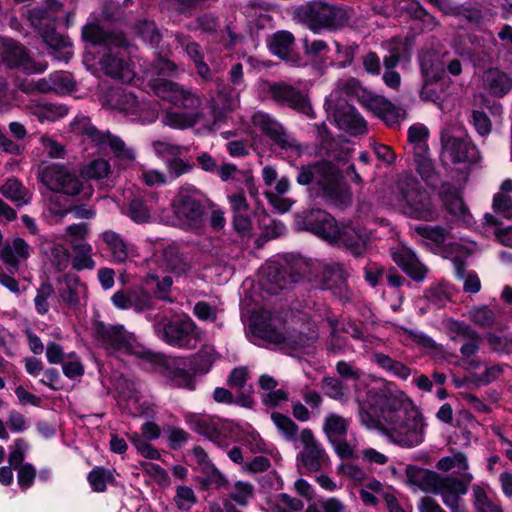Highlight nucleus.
<instances>
[{"instance_id":"46","label":"nucleus","mask_w":512,"mask_h":512,"mask_svg":"<svg viewBox=\"0 0 512 512\" xmlns=\"http://www.w3.org/2000/svg\"><path fill=\"white\" fill-rule=\"evenodd\" d=\"M164 261L167 269L177 275H183L190 271L191 264L177 246L170 245L164 249Z\"/></svg>"},{"instance_id":"1","label":"nucleus","mask_w":512,"mask_h":512,"mask_svg":"<svg viewBox=\"0 0 512 512\" xmlns=\"http://www.w3.org/2000/svg\"><path fill=\"white\" fill-rule=\"evenodd\" d=\"M336 371L342 379L354 382L358 418L364 427L381 431L402 447H415L424 441L423 415L405 393L385 396L380 389L369 388L363 371L350 362H337Z\"/></svg>"},{"instance_id":"19","label":"nucleus","mask_w":512,"mask_h":512,"mask_svg":"<svg viewBox=\"0 0 512 512\" xmlns=\"http://www.w3.org/2000/svg\"><path fill=\"white\" fill-rule=\"evenodd\" d=\"M251 122L256 129L266 135L280 149L291 155L298 156L301 154V144L271 115L262 111L255 112L251 117Z\"/></svg>"},{"instance_id":"36","label":"nucleus","mask_w":512,"mask_h":512,"mask_svg":"<svg viewBox=\"0 0 512 512\" xmlns=\"http://www.w3.org/2000/svg\"><path fill=\"white\" fill-rule=\"evenodd\" d=\"M100 238L105 243L113 262H125L135 254L134 246L126 242L119 233L113 230L104 231L100 234Z\"/></svg>"},{"instance_id":"34","label":"nucleus","mask_w":512,"mask_h":512,"mask_svg":"<svg viewBox=\"0 0 512 512\" xmlns=\"http://www.w3.org/2000/svg\"><path fill=\"white\" fill-rule=\"evenodd\" d=\"M366 109L383 120L388 126H394L405 119L406 111L397 107L382 96L374 95Z\"/></svg>"},{"instance_id":"33","label":"nucleus","mask_w":512,"mask_h":512,"mask_svg":"<svg viewBox=\"0 0 512 512\" xmlns=\"http://www.w3.org/2000/svg\"><path fill=\"white\" fill-rule=\"evenodd\" d=\"M229 82L232 86L229 92L224 86L219 87V96L221 97L223 108L233 110L239 105V93L244 89L243 67L242 64H234L229 71Z\"/></svg>"},{"instance_id":"40","label":"nucleus","mask_w":512,"mask_h":512,"mask_svg":"<svg viewBox=\"0 0 512 512\" xmlns=\"http://www.w3.org/2000/svg\"><path fill=\"white\" fill-rule=\"evenodd\" d=\"M82 37L86 42L92 45H105L109 48L112 45H121L124 43V37L120 34H109L97 24H87L82 29Z\"/></svg>"},{"instance_id":"39","label":"nucleus","mask_w":512,"mask_h":512,"mask_svg":"<svg viewBox=\"0 0 512 512\" xmlns=\"http://www.w3.org/2000/svg\"><path fill=\"white\" fill-rule=\"evenodd\" d=\"M59 296L69 306L75 308L82 295L86 291V286L75 274H65L59 281Z\"/></svg>"},{"instance_id":"62","label":"nucleus","mask_w":512,"mask_h":512,"mask_svg":"<svg viewBox=\"0 0 512 512\" xmlns=\"http://www.w3.org/2000/svg\"><path fill=\"white\" fill-rule=\"evenodd\" d=\"M185 51L187 55L194 61L198 74L207 79L210 74L208 65L203 61V52L199 44L190 42L186 44Z\"/></svg>"},{"instance_id":"61","label":"nucleus","mask_w":512,"mask_h":512,"mask_svg":"<svg viewBox=\"0 0 512 512\" xmlns=\"http://www.w3.org/2000/svg\"><path fill=\"white\" fill-rule=\"evenodd\" d=\"M253 495L254 487L251 483L246 481L235 482L232 491L229 493L230 499L240 506H246Z\"/></svg>"},{"instance_id":"63","label":"nucleus","mask_w":512,"mask_h":512,"mask_svg":"<svg viewBox=\"0 0 512 512\" xmlns=\"http://www.w3.org/2000/svg\"><path fill=\"white\" fill-rule=\"evenodd\" d=\"M112 480L113 475L107 469L95 468L88 474V481L95 492H104Z\"/></svg>"},{"instance_id":"38","label":"nucleus","mask_w":512,"mask_h":512,"mask_svg":"<svg viewBox=\"0 0 512 512\" xmlns=\"http://www.w3.org/2000/svg\"><path fill=\"white\" fill-rule=\"evenodd\" d=\"M440 197L447 212L457 221L469 223L470 214L459 191L450 185H443Z\"/></svg>"},{"instance_id":"58","label":"nucleus","mask_w":512,"mask_h":512,"mask_svg":"<svg viewBox=\"0 0 512 512\" xmlns=\"http://www.w3.org/2000/svg\"><path fill=\"white\" fill-rule=\"evenodd\" d=\"M110 164L107 160L99 158L91 161L81 168V175L87 179H101L108 175Z\"/></svg>"},{"instance_id":"16","label":"nucleus","mask_w":512,"mask_h":512,"mask_svg":"<svg viewBox=\"0 0 512 512\" xmlns=\"http://www.w3.org/2000/svg\"><path fill=\"white\" fill-rule=\"evenodd\" d=\"M306 269L307 264L301 258L294 260L289 273L286 267H280L276 263L267 264L261 270V287L270 294H276L291 283L298 282Z\"/></svg>"},{"instance_id":"50","label":"nucleus","mask_w":512,"mask_h":512,"mask_svg":"<svg viewBox=\"0 0 512 512\" xmlns=\"http://www.w3.org/2000/svg\"><path fill=\"white\" fill-rule=\"evenodd\" d=\"M72 211V207L64 202L60 195H53L49 198L44 217L51 224L60 223L63 218Z\"/></svg>"},{"instance_id":"20","label":"nucleus","mask_w":512,"mask_h":512,"mask_svg":"<svg viewBox=\"0 0 512 512\" xmlns=\"http://www.w3.org/2000/svg\"><path fill=\"white\" fill-rule=\"evenodd\" d=\"M105 53L99 64L103 72L114 79L131 82L135 77V72L127 56L126 40L121 45H112Z\"/></svg>"},{"instance_id":"47","label":"nucleus","mask_w":512,"mask_h":512,"mask_svg":"<svg viewBox=\"0 0 512 512\" xmlns=\"http://www.w3.org/2000/svg\"><path fill=\"white\" fill-rule=\"evenodd\" d=\"M71 248L73 251V258L71 264L74 270H91L95 267V261L92 258V246L87 242H73L71 241Z\"/></svg>"},{"instance_id":"30","label":"nucleus","mask_w":512,"mask_h":512,"mask_svg":"<svg viewBox=\"0 0 512 512\" xmlns=\"http://www.w3.org/2000/svg\"><path fill=\"white\" fill-rule=\"evenodd\" d=\"M192 367V360L185 358H175L167 362L165 367V376L171 385L189 390L195 389L194 377L187 371Z\"/></svg>"},{"instance_id":"23","label":"nucleus","mask_w":512,"mask_h":512,"mask_svg":"<svg viewBox=\"0 0 512 512\" xmlns=\"http://www.w3.org/2000/svg\"><path fill=\"white\" fill-rule=\"evenodd\" d=\"M269 91L272 98L278 103L284 104L309 117H313L311 104L304 91L284 82L271 85Z\"/></svg>"},{"instance_id":"10","label":"nucleus","mask_w":512,"mask_h":512,"mask_svg":"<svg viewBox=\"0 0 512 512\" xmlns=\"http://www.w3.org/2000/svg\"><path fill=\"white\" fill-rule=\"evenodd\" d=\"M71 129L75 134L83 136V141L93 143L100 150L110 147L115 157L124 165H129L135 160V152L132 148L127 147L119 137L109 132L98 131L88 117H76L71 123Z\"/></svg>"},{"instance_id":"56","label":"nucleus","mask_w":512,"mask_h":512,"mask_svg":"<svg viewBox=\"0 0 512 512\" xmlns=\"http://www.w3.org/2000/svg\"><path fill=\"white\" fill-rule=\"evenodd\" d=\"M468 317L475 325L483 328L491 327L496 319L494 311L486 305L471 308Z\"/></svg>"},{"instance_id":"43","label":"nucleus","mask_w":512,"mask_h":512,"mask_svg":"<svg viewBox=\"0 0 512 512\" xmlns=\"http://www.w3.org/2000/svg\"><path fill=\"white\" fill-rule=\"evenodd\" d=\"M38 30L41 32L44 42L54 51L62 53V59L68 61L73 54L70 39L63 34L57 33L54 26Z\"/></svg>"},{"instance_id":"64","label":"nucleus","mask_w":512,"mask_h":512,"mask_svg":"<svg viewBox=\"0 0 512 512\" xmlns=\"http://www.w3.org/2000/svg\"><path fill=\"white\" fill-rule=\"evenodd\" d=\"M39 142L50 158L63 159L65 157V146L57 141L55 137L44 134L39 138Z\"/></svg>"},{"instance_id":"53","label":"nucleus","mask_w":512,"mask_h":512,"mask_svg":"<svg viewBox=\"0 0 512 512\" xmlns=\"http://www.w3.org/2000/svg\"><path fill=\"white\" fill-rule=\"evenodd\" d=\"M321 388L331 399L345 403L349 399V389L339 379L326 377L322 380Z\"/></svg>"},{"instance_id":"32","label":"nucleus","mask_w":512,"mask_h":512,"mask_svg":"<svg viewBox=\"0 0 512 512\" xmlns=\"http://www.w3.org/2000/svg\"><path fill=\"white\" fill-rule=\"evenodd\" d=\"M113 305L122 310L134 309L144 311L151 308V297L142 289H131L117 291L111 297Z\"/></svg>"},{"instance_id":"17","label":"nucleus","mask_w":512,"mask_h":512,"mask_svg":"<svg viewBox=\"0 0 512 512\" xmlns=\"http://www.w3.org/2000/svg\"><path fill=\"white\" fill-rule=\"evenodd\" d=\"M304 23L313 32L323 28H337L347 20L346 12L333 4L314 2L302 9Z\"/></svg>"},{"instance_id":"6","label":"nucleus","mask_w":512,"mask_h":512,"mask_svg":"<svg viewBox=\"0 0 512 512\" xmlns=\"http://www.w3.org/2000/svg\"><path fill=\"white\" fill-rule=\"evenodd\" d=\"M297 182L300 185L316 184L326 197L339 205L350 202V194L342 180L339 167L328 161L302 167L298 173Z\"/></svg>"},{"instance_id":"25","label":"nucleus","mask_w":512,"mask_h":512,"mask_svg":"<svg viewBox=\"0 0 512 512\" xmlns=\"http://www.w3.org/2000/svg\"><path fill=\"white\" fill-rule=\"evenodd\" d=\"M329 118H332L340 129L352 135L363 134L367 130V123L355 107L349 104L335 105L334 108L325 107Z\"/></svg>"},{"instance_id":"60","label":"nucleus","mask_w":512,"mask_h":512,"mask_svg":"<svg viewBox=\"0 0 512 512\" xmlns=\"http://www.w3.org/2000/svg\"><path fill=\"white\" fill-rule=\"evenodd\" d=\"M436 467L441 471H449L451 469H457L458 473H466L465 471L468 469V461L466 456L463 453H455L452 456H447L441 458Z\"/></svg>"},{"instance_id":"15","label":"nucleus","mask_w":512,"mask_h":512,"mask_svg":"<svg viewBox=\"0 0 512 512\" xmlns=\"http://www.w3.org/2000/svg\"><path fill=\"white\" fill-rule=\"evenodd\" d=\"M39 178L45 187L57 193L74 196L83 189L76 172L63 164L52 163L42 167Z\"/></svg>"},{"instance_id":"59","label":"nucleus","mask_w":512,"mask_h":512,"mask_svg":"<svg viewBox=\"0 0 512 512\" xmlns=\"http://www.w3.org/2000/svg\"><path fill=\"white\" fill-rule=\"evenodd\" d=\"M439 81L440 80H428L426 77L423 76V87L420 96L421 99L431 101L435 103L440 110L445 111V98L442 95V92H438L436 87L434 86V84Z\"/></svg>"},{"instance_id":"49","label":"nucleus","mask_w":512,"mask_h":512,"mask_svg":"<svg viewBox=\"0 0 512 512\" xmlns=\"http://www.w3.org/2000/svg\"><path fill=\"white\" fill-rule=\"evenodd\" d=\"M368 235L366 231L356 228L352 225L344 226L338 234L337 241H341L345 246L352 249L354 253H359L360 249L364 247Z\"/></svg>"},{"instance_id":"55","label":"nucleus","mask_w":512,"mask_h":512,"mask_svg":"<svg viewBox=\"0 0 512 512\" xmlns=\"http://www.w3.org/2000/svg\"><path fill=\"white\" fill-rule=\"evenodd\" d=\"M271 420L285 439L291 441L296 438L298 426L290 417L278 412H273L271 414Z\"/></svg>"},{"instance_id":"4","label":"nucleus","mask_w":512,"mask_h":512,"mask_svg":"<svg viewBox=\"0 0 512 512\" xmlns=\"http://www.w3.org/2000/svg\"><path fill=\"white\" fill-rule=\"evenodd\" d=\"M156 95L186 111H168L163 117V123L175 129H186L198 123L201 114L196 111L200 105L199 98L182 86L159 79L153 86Z\"/></svg>"},{"instance_id":"29","label":"nucleus","mask_w":512,"mask_h":512,"mask_svg":"<svg viewBox=\"0 0 512 512\" xmlns=\"http://www.w3.org/2000/svg\"><path fill=\"white\" fill-rule=\"evenodd\" d=\"M25 112L34 116L40 123L55 122L68 114L64 104L32 99L24 106Z\"/></svg>"},{"instance_id":"13","label":"nucleus","mask_w":512,"mask_h":512,"mask_svg":"<svg viewBox=\"0 0 512 512\" xmlns=\"http://www.w3.org/2000/svg\"><path fill=\"white\" fill-rule=\"evenodd\" d=\"M155 332L163 341L179 348L193 349L201 340V332L189 317L161 319L155 324Z\"/></svg>"},{"instance_id":"52","label":"nucleus","mask_w":512,"mask_h":512,"mask_svg":"<svg viewBox=\"0 0 512 512\" xmlns=\"http://www.w3.org/2000/svg\"><path fill=\"white\" fill-rule=\"evenodd\" d=\"M454 293V289L447 283H435L432 284L425 291V298L433 306L440 308L451 300Z\"/></svg>"},{"instance_id":"35","label":"nucleus","mask_w":512,"mask_h":512,"mask_svg":"<svg viewBox=\"0 0 512 512\" xmlns=\"http://www.w3.org/2000/svg\"><path fill=\"white\" fill-rule=\"evenodd\" d=\"M293 46L294 36L288 31H278L268 39V47L272 54L292 65H297L300 58L293 53Z\"/></svg>"},{"instance_id":"2","label":"nucleus","mask_w":512,"mask_h":512,"mask_svg":"<svg viewBox=\"0 0 512 512\" xmlns=\"http://www.w3.org/2000/svg\"><path fill=\"white\" fill-rule=\"evenodd\" d=\"M406 478L410 485L426 493L439 494L451 512H467L461 504V497L468 491V484L473 479L471 473H463L462 478L458 479L410 465L406 468Z\"/></svg>"},{"instance_id":"48","label":"nucleus","mask_w":512,"mask_h":512,"mask_svg":"<svg viewBox=\"0 0 512 512\" xmlns=\"http://www.w3.org/2000/svg\"><path fill=\"white\" fill-rule=\"evenodd\" d=\"M349 425V419L337 413H328L323 421V432L329 441L335 440L336 438H344Z\"/></svg>"},{"instance_id":"27","label":"nucleus","mask_w":512,"mask_h":512,"mask_svg":"<svg viewBox=\"0 0 512 512\" xmlns=\"http://www.w3.org/2000/svg\"><path fill=\"white\" fill-rule=\"evenodd\" d=\"M307 229L328 241H337L339 227L334 218L323 210L310 211L305 217Z\"/></svg>"},{"instance_id":"41","label":"nucleus","mask_w":512,"mask_h":512,"mask_svg":"<svg viewBox=\"0 0 512 512\" xmlns=\"http://www.w3.org/2000/svg\"><path fill=\"white\" fill-rule=\"evenodd\" d=\"M0 192L19 207L29 204L32 200V193L16 178L7 179L0 187Z\"/></svg>"},{"instance_id":"5","label":"nucleus","mask_w":512,"mask_h":512,"mask_svg":"<svg viewBox=\"0 0 512 512\" xmlns=\"http://www.w3.org/2000/svg\"><path fill=\"white\" fill-rule=\"evenodd\" d=\"M255 333L270 343L280 345L281 349L305 350L312 347L318 339V333L311 324H303L299 329H287L279 319L269 317L254 324Z\"/></svg>"},{"instance_id":"42","label":"nucleus","mask_w":512,"mask_h":512,"mask_svg":"<svg viewBox=\"0 0 512 512\" xmlns=\"http://www.w3.org/2000/svg\"><path fill=\"white\" fill-rule=\"evenodd\" d=\"M483 82L485 88L495 96H503L512 88V79L497 69L486 71Z\"/></svg>"},{"instance_id":"14","label":"nucleus","mask_w":512,"mask_h":512,"mask_svg":"<svg viewBox=\"0 0 512 512\" xmlns=\"http://www.w3.org/2000/svg\"><path fill=\"white\" fill-rule=\"evenodd\" d=\"M400 195L403 212L414 219L434 221L439 212L431 196L415 182L400 184Z\"/></svg>"},{"instance_id":"18","label":"nucleus","mask_w":512,"mask_h":512,"mask_svg":"<svg viewBox=\"0 0 512 512\" xmlns=\"http://www.w3.org/2000/svg\"><path fill=\"white\" fill-rule=\"evenodd\" d=\"M185 422L193 431L205 436L221 448L229 447L232 440V425L208 415L186 413Z\"/></svg>"},{"instance_id":"3","label":"nucleus","mask_w":512,"mask_h":512,"mask_svg":"<svg viewBox=\"0 0 512 512\" xmlns=\"http://www.w3.org/2000/svg\"><path fill=\"white\" fill-rule=\"evenodd\" d=\"M171 208L172 213L166 209L161 210L159 222L192 232H198L204 226L205 208L200 192L195 187H180L171 201Z\"/></svg>"},{"instance_id":"44","label":"nucleus","mask_w":512,"mask_h":512,"mask_svg":"<svg viewBox=\"0 0 512 512\" xmlns=\"http://www.w3.org/2000/svg\"><path fill=\"white\" fill-rule=\"evenodd\" d=\"M42 250L50 264L59 272L64 271L71 262L68 249L56 242H47L42 244Z\"/></svg>"},{"instance_id":"51","label":"nucleus","mask_w":512,"mask_h":512,"mask_svg":"<svg viewBox=\"0 0 512 512\" xmlns=\"http://www.w3.org/2000/svg\"><path fill=\"white\" fill-rule=\"evenodd\" d=\"M124 409L133 416L154 417L156 414V406L135 392L127 396Z\"/></svg>"},{"instance_id":"9","label":"nucleus","mask_w":512,"mask_h":512,"mask_svg":"<svg viewBox=\"0 0 512 512\" xmlns=\"http://www.w3.org/2000/svg\"><path fill=\"white\" fill-rule=\"evenodd\" d=\"M415 232L431 251L451 259L456 276L464 278V259L470 254L466 246L452 242L449 231L438 225H419L415 227Z\"/></svg>"},{"instance_id":"22","label":"nucleus","mask_w":512,"mask_h":512,"mask_svg":"<svg viewBox=\"0 0 512 512\" xmlns=\"http://www.w3.org/2000/svg\"><path fill=\"white\" fill-rule=\"evenodd\" d=\"M158 199L156 193L135 196L122 209V213L137 224L159 221L161 211H156Z\"/></svg>"},{"instance_id":"7","label":"nucleus","mask_w":512,"mask_h":512,"mask_svg":"<svg viewBox=\"0 0 512 512\" xmlns=\"http://www.w3.org/2000/svg\"><path fill=\"white\" fill-rule=\"evenodd\" d=\"M103 105L123 114L131 121L154 122L160 110L159 104L137 96L124 88H111L103 98Z\"/></svg>"},{"instance_id":"24","label":"nucleus","mask_w":512,"mask_h":512,"mask_svg":"<svg viewBox=\"0 0 512 512\" xmlns=\"http://www.w3.org/2000/svg\"><path fill=\"white\" fill-rule=\"evenodd\" d=\"M2 58L9 67L22 69L27 74L42 73L47 68L46 64L32 60L22 45L10 40L3 42Z\"/></svg>"},{"instance_id":"31","label":"nucleus","mask_w":512,"mask_h":512,"mask_svg":"<svg viewBox=\"0 0 512 512\" xmlns=\"http://www.w3.org/2000/svg\"><path fill=\"white\" fill-rule=\"evenodd\" d=\"M31 255L30 245L22 238H15L10 244L0 249V260L6 269L15 274L19 271V264Z\"/></svg>"},{"instance_id":"57","label":"nucleus","mask_w":512,"mask_h":512,"mask_svg":"<svg viewBox=\"0 0 512 512\" xmlns=\"http://www.w3.org/2000/svg\"><path fill=\"white\" fill-rule=\"evenodd\" d=\"M414 162L416 164L417 172L422 179L428 184H432L435 179L434 164L429 157V151L426 153H415Z\"/></svg>"},{"instance_id":"8","label":"nucleus","mask_w":512,"mask_h":512,"mask_svg":"<svg viewBox=\"0 0 512 512\" xmlns=\"http://www.w3.org/2000/svg\"><path fill=\"white\" fill-rule=\"evenodd\" d=\"M92 336L96 345L104 349L109 355L116 357L122 355L145 356L144 348L123 325L96 321L92 326Z\"/></svg>"},{"instance_id":"45","label":"nucleus","mask_w":512,"mask_h":512,"mask_svg":"<svg viewBox=\"0 0 512 512\" xmlns=\"http://www.w3.org/2000/svg\"><path fill=\"white\" fill-rule=\"evenodd\" d=\"M348 273L339 263L325 265L322 270V288L328 290H341L346 283Z\"/></svg>"},{"instance_id":"12","label":"nucleus","mask_w":512,"mask_h":512,"mask_svg":"<svg viewBox=\"0 0 512 512\" xmlns=\"http://www.w3.org/2000/svg\"><path fill=\"white\" fill-rule=\"evenodd\" d=\"M467 59L463 54L427 51L420 56V67L428 80H444L446 75L458 77L462 74Z\"/></svg>"},{"instance_id":"26","label":"nucleus","mask_w":512,"mask_h":512,"mask_svg":"<svg viewBox=\"0 0 512 512\" xmlns=\"http://www.w3.org/2000/svg\"><path fill=\"white\" fill-rule=\"evenodd\" d=\"M300 441L303 445V450L299 457L307 470L318 471L328 463V456L325 450L317 442L310 429H303L301 431Z\"/></svg>"},{"instance_id":"11","label":"nucleus","mask_w":512,"mask_h":512,"mask_svg":"<svg viewBox=\"0 0 512 512\" xmlns=\"http://www.w3.org/2000/svg\"><path fill=\"white\" fill-rule=\"evenodd\" d=\"M440 139V159L443 164H456L476 160V148L465 139L463 127L456 124H447L441 130Z\"/></svg>"},{"instance_id":"37","label":"nucleus","mask_w":512,"mask_h":512,"mask_svg":"<svg viewBox=\"0 0 512 512\" xmlns=\"http://www.w3.org/2000/svg\"><path fill=\"white\" fill-rule=\"evenodd\" d=\"M394 262L415 280H423L427 268L416 257L415 253L407 247H399L392 252Z\"/></svg>"},{"instance_id":"54","label":"nucleus","mask_w":512,"mask_h":512,"mask_svg":"<svg viewBox=\"0 0 512 512\" xmlns=\"http://www.w3.org/2000/svg\"><path fill=\"white\" fill-rule=\"evenodd\" d=\"M429 131L427 127L421 124L413 125L408 130V140L412 146L413 154L428 152L427 139Z\"/></svg>"},{"instance_id":"21","label":"nucleus","mask_w":512,"mask_h":512,"mask_svg":"<svg viewBox=\"0 0 512 512\" xmlns=\"http://www.w3.org/2000/svg\"><path fill=\"white\" fill-rule=\"evenodd\" d=\"M343 95L348 98H356L366 108L375 94L364 88L355 78H342L336 83L334 90L326 98L324 107L334 108L335 105L347 104L342 99Z\"/></svg>"},{"instance_id":"28","label":"nucleus","mask_w":512,"mask_h":512,"mask_svg":"<svg viewBox=\"0 0 512 512\" xmlns=\"http://www.w3.org/2000/svg\"><path fill=\"white\" fill-rule=\"evenodd\" d=\"M63 14V5L58 0H44L41 5L31 9L28 18L36 29L50 28Z\"/></svg>"}]
</instances>
